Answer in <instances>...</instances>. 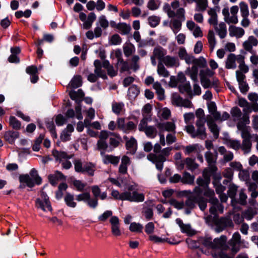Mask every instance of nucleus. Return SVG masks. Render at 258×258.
Listing matches in <instances>:
<instances>
[{
  "mask_svg": "<svg viewBox=\"0 0 258 258\" xmlns=\"http://www.w3.org/2000/svg\"><path fill=\"white\" fill-rule=\"evenodd\" d=\"M209 202L212 205H215L216 206L217 211H218L221 213L223 212V206L219 203L218 200L217 198L209 199Z\"/></svg>",
  "mask_w": 258,
  "mask_h": 258,
  "instance_id": "13d9d810",
  "label": "nucleus"
},
{
  "mask_svg": "<svg viewBox=\"0 0 258 258\" xmlns=\"http://www.w3.org/2000/svg\"><path fill=\"white\" fill-rule=\"evenodd\" d=\"M121 199L131 202H142L145 200V195L143 193H139L137 190L133 192L123 191Z\"/></svg>",
  "mask_w": 258,
  "mask_h": 258,
  "instance_id": "20e7f679",
  "label": "nucleus"
},
{
  "mask_svg": "<svg viewBox=\"0 0 258 258\" xmlns=\"http://www.w3.org/2000/svg\"><path fill=\"white\" fill-rule=\"evenodd\" d=\"M110 223L111 224V232L114 236H118L121 235L119 229V220L118 217L113 216L110 219Z\"/></svg>",
  "mask_w": 258,
  "mask_h": 258,
  "instance_id": "9b49d317",
  "label": "nucleus"
},
{
  "mask_svg": "<svg viewBox=\"0 0 258 258\" xmlns=\"http://www.w3.org/2000/svg\"><path fill=\"white\" fill-rule=\"evenodd\" d=\"M157 127L160 131H168L171 132L175 130V124L173 122L167 121L165 122H158Z\"/></svg>",
  "mask_w": 258,
  "mask_h": 258,
  "instance_id": "412c9836",
  "label": "nucleus"
},
{
  "mask_svg": "<svg viewBox=\"0 0 258 258\" xmlns=\"http://www.w3.org/2000/svg\"><path fill=\"white\" fill-rule=\"evenodd\" d=\"M144 132L147 137L151 139L155 138L157 133L156 128L153 125L147 126Z\"/></svg>",
  "mask_w": 258,
  "mask_h": 258,
  "instance_id": "473e14b6",
  "label": "nucleus"
},
{
  "mask_svg": "<svg viewBox=\"0 0 258 258\" xmlns=\"http://www.w3.org/2000/svg\"><path fill=\"white\" fill-rule=\"evenodd\" d=\"M250 110H244V113L238 122L237 123L238 130L241 132V137L242 139V143L236 140L228 139L226 141V144L228 147L232 149L238 151L241 149L244 154L249 153L251 149L252 143L251 139L252 135L250 133V127L246 126L250 122L249 117L248 113Z\"/></svg>",
  "mask_w": 258,
  "mask_h": 258,
  "instance_id": "f257e3e1",
  "label": "nucleus"
},
{
  "mask_svg": "<svg viewBox=\"0 0 258 258\" xmlns=\"http://www.w3.org/2000/svg\"><path fill=\"white\" fill-rule=\"evenodd\" d=\"M240 14L242 17L241 25L243 27H247L250 24V20L248 19L249 12L248 5L244 2L239 3Z\"/></svg>",
  "mask_w": 258,
  "mask_h": 258,
  "instance_id": "39448f33",
  "label": "nucleus"
},
{
  "mask_svg": "<svg viewBox=\"0 0 258 258\" xmlns=\"http://www.w3.org/2000/svg\"><path fill=\"white\" fill-rule=\"evenodd\" d=\"M9 123L15 130H20L21 128V122L14 116H11L10 117Z\"/></svg>",
  "mask_w": 258,
  "mask_h": 258,
  "instance_id": "8fccbe9b",
  "label": "nucleus"
},
{
  "mask_svg": "<svg viewBox=\"0 0 258 258\" xmlns=\"http://www.w3.org/2000/svg\"><path fill=\"white\" fill-rule=\"evenodd\" d=\"M120 29H117L119 30V33L122 35H125L128 34L131 30V27L130 24H126V25H120Z\"/></svg>",
  "mask_w": 258,
  "mask_h": 258,
  "instance_id": "0e129e2a",
  "label": "nucleus"
},
{
  "mask_svg": "<svg viewBox=\"0 0 258 258\" xmlns=\"http://www.w3.org/2000/svg\"><path fill=\"white\" fill-rule=\"evenodd\" d=\"M124 106L123 103H114L112 104V111L117 115L120 114L122 107Z\"/></svg>",
  "mask_w": 258,
  "mask_h": 258,
  "instance_id": "e2e57ef3",
  "label": "nucleus"
},
{
  "mask_svg": "<svg viewBox=\"0 0 258 258\" xmlns=\"http://www.w3.org/2000/svg\"><path fill=\"white\" fill-rule=\"evenodd\" d=\"M120 64L121 67L119 69V72L122 74L125 72H127L128 74H131V72L130 71L132 69L131 66H130L128 62L126 60H124L123 59H120L118 60L116 65Z\"/></svg>",
  "mask_w": 258,
  "mask_h": 258,
  "instance_id": "a878e982",
  "label": "nucleus"
},
{
  "mask_svg": "<svg viewBox=\"0 0 258 258\" xmlns=\"http://www.w3.org/2000/svg\"><path fill=\"white\" fill-rule=\"evenodd\" d=\"M143 229V226L142 224L135 222H132L129 227L130 230L133 232L142 233Z\"/></svg>",
  "mask_w": 258,
  "mask_h": 258,
  "instance_id": "4c0bfd02",
  "label": "nucleus"
},
{
  "mask_svg": "<svg viewBox=\"0 0 258 258\" xmlns=\"http://www.w3.org/2000/svg\"><path fill=\"white\" fill-rule=\"evenodd\" d=\"M73 184L77 188V190L79 191L84 190V187L86 186L85 183H83L81 180L77 179H75L73 182Z\"/></svg>",
  "mask_w": 258,
  "mask_h": 258,
  "instance_id": "774afa93",
  "label": "nucleus"
},
{
  "mask_svg": "<svg viewBox=\"0 0 258 258\" xmlns=\"http://www.w3.org/2000/svg\"><path fill=\"white\" fill-rule=\"evenodd\" d=\"M117 127L120 130L122 131L123 133L127 134V131H125V119L124 118L119 117L117 118Z\"/></svg>",
  "mask_w": 258,
  "mask_h": 258,
  "instance_id": "69168bd1",
  "label": "nucleus"
},
{
  "mask_svg": "<svg viewBox=\"0 0 258 258\" xmlns=\"http://www.w3.org/2000/svg\"><path fill=\"white\" fill-rule=\"evenodd\" d=\"M137 140L134 137H131L130 139L126 142L125 148L127 150H130L133 148V150L131 151V153L134 155L137 151Z\"/></svg>",
  "mask_w": 258,
  "mask_h": 258,
  "instance_id": "b1692460",
  "label": "nucleus"
},
{
  "mask_svg": "<svg viewBox=\"0 0 258 258\" xmlns=\"http://www.w3.org/2000/svg\"><path fill=\"white\" fill-rule=\"evenodd\" d=\"M74 195L69 192H67L64 198V201L66 204L69 207L75 208L76 207L77 204L74 201Z\"/></svg>",
  "mask_w": 258,
  "mask_h": 258,
  "instance_id": "c756f323",
  "label": "nucleus"
},
{
  "mask_svg": "<svg viewBox=\"0 0 258 258\" xmlns=\"http://www.w3.org/2000/svg\"><path fill=\"white\" fill-rule=\"evenodd\" d=\"M207 37L210 47L211 50H213L216 43L215 34L213 30L209 31Z\"/></svg>",
  "mask_w": 258,
  "mask_h": 258,
  "instance_id": "c03bdc74",
  "label": "nucleus"
},
{
  "mask_svg": "<svg viewBox=\"0 0 258 258\" xmlns=\"http://www.w3.org/2000/svg\"><path fill=\"white\" fill-rule=\"evenodd\" d=\"M161 2L159 0H149L148 4V8L152 11L157 10L160 5Z\"/></svg>",
  "mask_w": 258,
  "mask_h": 258,
  "instance_id": "603ef678",
  "label": "nucleus"
},
{
  "mask_svg": "<svg viewBox=\"0 0 258 258\" xmlns=\"http://www.w3.org/2000/svg\"><path fill=\"white\" fill-rule=\"evenodd\" d=\"M242 55H235L233 53H230L227 57L225 61V67L227 69H234L236 67V61L239 62Z\"/></svg>",
  "mask_w": 258,
  "mask_h": 258,
  "instance_id": "1a4fd4ad",
  "label": "nucleus"
},
{
  "mask_svg": "<svg viewBox=\"0 0 258 258\" xmlns=\"http://www.w3.org/2000/svg\"><path fill=\"white\" fill-rule=\"evenodd\" d=\"M67 122V118L61 114H58L55 117V123L58 126H62Z\"/></svg>",
  "mask_w": 258,
  "mask_h": 258,
  "instance_id": "bf43d9fd",
  "label": "nucleus"
},
{
  "mask_svg": "<svg viewBox=\"0 0 258 258\" xmlns=\"http://www.w3.org/2000/svg\"><path fill=\"white\" fill-rule=\"evenodd\" d=\"M111 45H118L121 43L122 39L118 34H113L108 40Z\"/></svg>",
  "mask_w": 258,
  "mask_h": 258,
  "instance_id": "79ce46f5",
  "label": "nucleus"
},
{
  "mask_svg": "<svg viewBox=\"0 0 258 258\" xmlns=\"http://www.w3.org/2000/svg\"><path fill=\"white\" fill-rule=\"evenodd\" d=\"M164 51L165 50L164 49V48L159 45H158L157 46L155 47L154 49V55L159 59V61L162 62L163 58L165 56H164V55L165 54V52H164Z\"/></svg>",
  "mask_w": 258,
  "mask_h": 258,
  "instance_id": "7c9ffc66",
  "label": "nucleus"
},
{
  "mask_svg": "<svg viewBox=\"0 0 258 258\" xmlns=\"http://www.w3.org/2000/svg\"><path fill=\"white\" fill-rule=\"evenodd\" d=\"M172 27L174 29L173 32L175 34L177 33L181 27V20L175 19L172 22Z\"/></svg>",
  "mask_w": 258,
  "mask_h": 258,
  "instance_id": "4d7b16f0",
  "label": "nucleus"
},
{
  "mask_svg": "<svg viewBox=\"0 0 258 258\" xmlns=\"http://www.w3.org/2000/svg\"><path fill=\"white\" fill-rule=\"evenodd\" d=\"M52 154L55 158V160L59 161V162L61 161L62 159L69 160L71 158V157L68 155L66 152L58 151L56 149H53L52 151Z\"/></svg>",
  "mask_w": 258,
  "mask_h": 258,
  "instance_id": "5701e85b",
  "label": "nucleus"
},
{
  "mask_svg": "<svg viewBox=\"0 0 258 258\" xmlns=\"http://www.w3.org/2000/svg\"><path fill=\"white\" fill-rule=\"evenodd\" d=\"M208 107L209 111L212 114L213 118L216 117L218 118L219 112L217 111V107L215 103L213 102H211L208 104Z\"/></svg>",
  "mask_w": 258,
  "mask_h": 258,
  "instance_id": "3c124183",
  "label": "nucleus"
},
{
  "mask_svg": "<svg viewBox=\"0 0 258 258\" xmlns=\"http://www.w3.org/2000/svg\"><path fill=\"white\" fill-rule=\"evenodd\" d=\"M128 44L130 46L124 45L123 47L124 55L127 57H129L135 51V47L133 44L129 42Z\"/></svg>",
  "mask_w": 258,
  "mask_h": 258,
  "instance_id": "de8ad7c7",
  "label": "nucleus"
},
{
  "mask_svg": "<svg viewBox=\"0 0 258 258\" xmlns=\"http://www.w3.org/2000/svg\"><path fill=\"white\" fill-rule=\"evenodd\" d=\"M229 32L230 36L236 37L237 38L242 37L245 34L244 30L243 28L233 25L230 26Z\"/></svg>",
  "mask_w": 258,
  "mask_h": 258,
  "instance_id": "4468645a",
  "label": "nucleus"
},
{
  "mask_svg": "<svg viewBox=\"0 0 258 258\" xmlns=\"http://www.w3.org/2000/svg\"><path fill=\"white\" fill-rule=\"evenodd\" d=\"M178 88L180 93L183 94L187 93L190 99L192 98L194 96V90H191V86L189 81L179 84Z\"/></svg>",
  "mask_w": 258,
  "mask_h": 258,
  "instance_id": "ddd939ff",
  "label": "nucleus"
},
{
  "mask_svg": "<svg viewBox=\"0 0 258 258\" xmlns=\"http://www.w3.org/2000/svg\"><path fill=\"white\" fill-rule=\"evenodd\" d=\"M172 103L177 106H180L183 98L176 92L172 93L171 96Z\"/></svg>",
  "mask_w": 258,
  "mask_h": 258,
  "instance_id": "a18cd8bd",
  "label": "nucleus"
},
{
  "mask_svg": "<svg viewBox=\"0 0 258 258\" xmlns=\"http://www.w3.org/2000/svg\"><path fill=\"white\" fill-rule=\"evenodd\" d=\"M205 123H196L197 130L195 131V137L204 140L207 138Z\"/></svg>",
  "mask_w": 258,
  "mask_h": 258,
  "instance_id": "dca6fc26",
  "label": "nucleus"
},
{
  "mask_svg": "<svg viewBox=\"0 0 258 258\" xmlns=\"http://www.w3.org/2000/svg\"><path fill=\"white\" fill-rule=\"evenodd\" d=\"M237 188L238 187L234 184H230L229 185L227 194L228 196L232 200L235 197Z\"/></svg>",
  "mask_w": 258,
  "mask_h": 258,
  "instance_id": "5fc2aeb1",
  "label": "nucleus"
},
{
  "mask_svg": "<svg viewBox=\"0 0 258 258\" xmlns=\"http://www.w3.org/2000/svg\"><path fill=\"white\" fill-rule=\"evenodd\" d=\"M257 45V39L254 36H249L247 39L243 42L242 46L245 51L252 53L253 52V47H256Z\"/></svg>",
  "mask_w": 258,
  "mask_h": 258,
  "instance_id": "6e6552de",
  "label": "nucleus"
},
{
  "mask_svg": "<svg viewBox=\"0 0 258 258\" xmlns=\"http://www.w3.org/2000/svg\"><path fill=\"white\" fill-rule=\"evenodd\" d=\"M248 191L250 192V198L248 200V203L251 206H254L256 203L255 198L258 197V185L253 182H247L246 183Z\"/></svg>",
  "mask_w": 258,
  "mask_h": 258,
  "instance_id": "0eeeda50",
  "label": "nucleus"
},
{
  "mask_svg": "<svg viewBox=\"0 0 258 258\" xmlns=\"http://www.w3.org/2000/svg\"><path fill=\"white\" fill-rule=\"evenodd\" d=\"M217 157V152H215V155L211 152H207L205 154V158L208 164L215 163Z\"/></svg>",
  "mask_w": 258,
  "mask_h": 258,
  "instance_id": "49530a36",
  "label": "nucleus"
},
{
  "mask_svg": "<svg viewBox=\"0 0 258 258\" xmlns=\"http://www.w3.org/2000/svg\"><path fill=\"white\" fill-rule=\"evenodd\" d=\"M94 165L91 162L87 163L83 166V173L85 172L90 176H93L94 174V170L93 169Z\"/></svg>",
  "mask_w": 258,
  "mask_h": 258,
  "instance_id": "864d4df0",
  "label": "nucleus"
},
{
  "mask_svg": "<svg viewBox=\"0 0 258 258\" xmlns=\"http://www.w3.org/2000/svg\"><path fill=\"white\" fill-rule=\"evenodd\" d=\"M149 240L152 241H154L156 243H164L167 242L171 244H177L179 243L178 242H173L169 240L168 238H161L155 235H151L149 236Z\"/></svg>",
  "mask_w": 258,
  "mask_h": 258,
  "instance_id": "393cba45",
  "label": "nucleus"
},
{
  "mask_svg": "<svg viewBox=\"0 0 258 258\" xmlns=\"http://www.w3.org/2000/svg\"><path fill=\"white\" fill-rule=\"evenodd\" d=\"M222 14L224 16V20L228 24H236L238 23V20L237 17L230 16L229 9L227 8L222 10Z\"/></svg>",
  "mask_w": 258,
  "mask_h": 258,
  "instance_id": "f3484780",
  "label": "nucleus"
},
{
  "mask_svg": "<svg viewBox=\"0 0 258 258\" xmlns=\"http://www.w3.org/2000/svg\"><path fill=\"white\" fill-rule=\"evenodd\" d=\"M227 237L225 236H221L219 238L214 239V249L222 248L226 249L227 246L226 244Z\"/></svg>",
  "mask_w": 258,
  "mask_h": 258,
  "instance_id": "4be33fe9",
  "label": "nucleus"
},
{
  "mask_svg": "<svg viewBox=\"0 0 258 258\" xmlns=\"http://www.w3.org/2000/svg\"><path fill=\"white\" fill-rule=\"evenodd\" d=\"M181 182L184 184H194V175H191L189 173L185 171L181 177Z\"/></svg>",
  "mask_w": 258,
  "mask_h": 258,
  "instance_id": "e433bc0d",
  "label": "nucleus"
},
{
  "mask_svg": "<svg viewBox=\"0 0 258 258\" xmlns=\"http://www.w3.org/2000/svg\"><path fill=\"white\" fill-rule=\"evenodd\" d=\"M40 196L42 200L40 198H37L35 200L36 207L38 209H41L43 212H46L44 203L49 201V198L45 191L41 190L40 191Z\"/></svg>",
  "mask_w": 258,
  "mask_h": 258,
  "instance_id": "9d476101",
  "label": "nucleus"
},
{
  "mask_svg": "<svg viewBox=\"0 0 258 258\" xmlns=\"http://www.w3.org/2000/svg\"><path fill=\"white\" fill-rule=\"evenodd\" d=\"M121 142H122V141H120L114 138L110 137L108 143L109 148L107 150V152H111L113 151L115 148L119 146Z\"/></svg>",
  "mask_w": 258,
  "mask_h": 258,
  "instance_id": "2f4dec72",
  "label": "nucleus"
},
{
  "mask_svg": "<svg viewBox=\"0 0 258 258\" xmlns=\"http://www.w3.org/2000/svg\"><path fill=\"white\" fill-rule=\"evenodd\" d=\"M184 119L185 123L187 124L185 126V130L190 135L192 138H194V125L188 124V122L194 118V112L185 113L184 114Z\"/></svg>",
  "mask_w": 258,
  "mask_h": 258,
  "instance_id": "f8f14e48",
  "label": "nucleus"
},
{
  "mask_svg": "<svg viewBox=\"0 0 258 258\" xmlns=\"http://www.w3.org/2000/svg\"><path fill=\"white\" fill-rule=\"evenodd\" d=\"M157 73L160 76L167 77L169 75V71L165 68L161 61H159L157 67Z\"/></svg>",
  "mask_w": 258,
  "mask_h": 258,
  "instance_id": "72a5a7b5",
  "label": "nucleus"
},
{
  "mask_svg": "<svg viewBox=\"0 0 258 258\" xmlns=\"http://www.w3.org/2000/svg\"><path fill=\"white\" fill-rule=\"evenodd\" d=\"M148 24L152 28L156 27L160 22V18L156 16H151L148 18Z\"/></svg>",
  "mask_w": 258,
  "mask_h": 258,
  "instance_id": "09e8293b",
  "label": "nucleus"
},
{
  "mask_svg": "<svg viewBox=\"0 0 258 258\" xmlns=\"http://www.w3.org/2000/svg\"><path fill=\"white\" fill-rule=\"evenodd\" d=\"M230 112L234 121L239 120L238 122L241 120L242 118V117L240 118L242 115L241 111L237 107L232 108Z\"/></svg>",
  "mask_w": 258,
  "mask_h": 258,
  "instance_id": "ea45409f",
  "label": "nucleus"
},
{
  "mask_svg": "<svg viewBox=\"0 0 258 258\" xmlns=\"http://www.w3.org/2000/svg\"><path fill=\"white\" fill-rule=\"evenodd\" d=\"M197 4V11L204 12L208 7L207 0H195Z\"/></svg>",
  "mask_w": 258,
  "mask_h": 258,
  "instance_id": "a19ab883",
  "label": "nucleus"
},
{
  "mask_svg": "<svg viewBox=\"0 0 258 258\" xmlns=\"http://www.w3.org/2000/svg\"><path fill=\"white\" fill-rule=\"evenodd\" d=\"M19 137V133L17 131H8L5 132V139L10 144L13 145L16 140Z\"/></svg>",
  "mask_w": 258,
  "mask_h": 258,
  "instance_id": "2eb2a0df",
  "label": "nucleus"
},
{
  "mask_svg": "<svg viewBox=\"0 0 258 258\" xmlns=\"http://www.w3.org/2000/svg\"><path fill=\"white\" fill-rule=\"evenodd\" d=\"M214 26V29L219 37L221 39L224 38L227 35V28L225 23L221 22L219 25L216 24Z\"/></svg>",
  "mask_w": 258,
  "mask_h": 258,
  "instance_id": "a211bd4d",
  "label": "nucleus"
},
{
  "mask_svg": "<svg viewBox=\"0 0 258 258\" xmlns=\"http://www.w3.org/2000/svg\"><path fill=\"white\" fill-rule=\"evenodd\" d=\"M177 61H178L177 57L175 56H171L170 55H166L163 58L162 62H163L168 68H171L175 65Z\"/></svg>",
  "mask_w": 258,
  "mask_h": 258,
  "instance_id": "cd10ccee",
  "label": "nucleus"
},
{
  "mask_svg": "<svg viewBox=\"0 0 258 258\" xmlns=\"http://www.w3.org/2000/svg\"><path fill=\"white\" fill-rule=\"evenodd\" d=\"M218 151L221 155H223V161L224 163L230 162L233 159V153L227 151L224 147H220L218 148Z\"/></svg>",
  "mask_w": 258,
  "mask_h": 258,
  "instance_id": "aec40b11",
  "label": "nucleus"
},
{
  "mask_svg": "<svg viewBox=\"0 0 258 258\" xmlns=\"http://www.w3.org/2000/svg\"><path fill=\"white\" fill-rule=\"evenodd\" d=\"M150 155L147 156V159L151 162L152 163L155 164L156 169L161 171L163 169L164 166V162L166 161V158L162 155H159L158 156L159 160L157 159H150Z\"/></svg>",
  "mask_w": 258,
  "mask_h": 258,
  "instance_id": "6ab92c4d",
  "label": "nucleus"
},
{
  "mask_svg": "<svg viewBox=\"0 0 258 258\" xmlns=\"http://www.w3.org/2000/svg\"><path fill=\"white\" fill-rule=\"evenodd\" d=\"M71 134L66 129H64L60 134V139L62 142H66L71 140Z\"/></svg>",
  "mask_w": 258,
  "mask_h": 258,
  "instance_id": "338daca9",
  "label": "nucleus"
},
{
  "mask_svg": "<svg viewBox=\"0 0 258 258\" xmlns=\"http://www.w3.org/2000/svg\"><path fill=\"white\" fill-rule=\"evenodd\" d=\"M140 93L139 88L137 85L133 84L128 89L127 95L130 98H135Z\"/></svg>",
  "mask_w": 258,
  "mask_h": 258,
  "instance_id": "c85d7f7f",
  "label": "nucleus"
},
{
  "mask_svg": "<svg viewBox=\"0 0 258 258\" xmlns=\"http://www.w3.org/2000/svg\"><path fill=\"white\" fill-rule=\"evenodd\" d=\"M218 223L219 225L223 227V228L225 227H231L233 228L234 226V224L233 223L232 221L227 218H221L219 219Z\"/></svg>",
  "mask_w": 258,
  "mask_h": 258,
  "instance_id": "f704fd0d",
  "label": "nucleus"
},
{
  "mask_svg": "<svg viewBox=\"0 0 258 258\" xmlns=\"http://www.w3.org/2000/svg\"><path fill=\"white\" fill-rule=\"evenodd\" d=\"M176 223L180 228L181 233L186 234L188 236L185 240L186 243L188 248L194 250V240L190 237L194 236V229L190 224H184L182 220L178 218L175 220Z\"/></svg>",
  "mask_w": 258,
  "mask_h": 258,
  "instance_id": "7ed1b4c3",
  "label": "nucleus"
},
{
  "mask_svg": "<svg viewBox=\"0 0 258 258\" xmlns=\"http://www.w3.org/2000/svg\"><path fill=\"white\" fill-rule=\"evenodd\" d=\"M239 70H237V71H241L244 73H246L248 72L249 70V68L247 66H246L244 62V56L243 55H242L241 58L240 59L239 62Z\"/></svg>",
  "mask_w": 258,
  "mask_h": 258,
  "instance_id": "6e6d98bb",
  "label": "nucleus"
},
{
  "mask_svg": "<svg viewBox=\"0 0 258 258\" xmlns=\"http://www.w3.org/2000/svg\"><path fill=\"white\" fill-rule=\"evenodd\" d=\"M109 148L108 144L106 141L99 140L97 143V149L98 150H107Z\"/></svg>",
  "mask_w": 258,
  "mask_h": 258,
  "instance_id": "052dcab7",
  "label": "nucleus"
},
{
  "mask_svg": "<svg viewBox=\"0 0 258 258\" xmlns=\"http://www.w3.org/2000/svg\"><path fill=\"white\" fill-rule=\"evenodd\" d=\"M112 211L111 210H106L103 214L100 215L98 219L100 221L104 222L107 220V219L112 216Z\"/></svg>",
  "mask_w": 258,
  "mask_h": 258,
  "instance_id": "680f3d73",
  "label": "nucleus"
},
{
  "mask_svg": "<svg viewBox=\"0 0 258 258\" xmlns=\"http://www.w3.org/2000/svg\"><path fill=\"white\" fill-rule=\"evenodd\" d=\"M247 196L245 193L244 189H241L239 192V198L237 200V203L242 206H246L247 205Z\"/></svg>",
  "mask_w": 258,
  "mask_h": 258,
  "instance_id": "58836bf2",
  "label": "nucleus"
},
{
  "mask_svg": "<svg viewBox=\"0 0 258 258\" xmlns=\"http://www.w3.org/2000/svg\"><path fill=\"white\" fill-rule=\"evenodd\" d=\"M19 181L21 183H27V186L32 188L35 184L38 185L41 184L42 179L39 175L37 170L35 168H32L29 174H21L19 176Z\"/></svg>",
  "mask_w": 258,
  "mask_h": 258,
  "instance_id": "f03ea898",
  "label": "nucleus"
},
{
  "mask_svg": "<svg viewBox=\"0 0 258 258\" xmlns=\"http://www.w3.org/2000/svg\"><path fill=\"white\" fill-rule=\"evenodd\" d=\"M196 115L197 118L196 123H205L206 119L204 110L199 108L196 112Z\"/></svg>",
  "mask_w": 258,
  "mask_h": 258,
  "instance_id": "c9c22d12",
  "label": "nucleus"
},
{
  "mask_svg": "<svg viewBox=\"0 0 258 258\" xmlns=\"http://www.w3.org/2000/svg\"><path fill=\"white\" fill-rule=\"evenodd\" d=\"M208 13L210 16V18L209 19V23L213 25L217 24V15L215 10L210 9Z\"/></svg>",
  "mask_w": 258,
  "mask_h": 258,
  "instance_id": "37998d69",
  "label": "nucleus"
},
{
  "mask_svg": "<svg viewBox=\"0 0 258 258\" xmlns=\"http://www.w3.org/2000/svg\"><path fill=\"white\" fill-rule=\"evenodd\" d=\"M70 84L71 87L74 89L82 86L83 85V81L81 76L79 75H75L70 81Z\"/></svg>",
  "mask_w": 258,
  "mask_h": 258,
  "instance_id": "bb28decb",
  "label": "nucleus"
},
{
  "mask_svg": "<svg viewBox=\"0 0 258 258\" xmlns=\"http://www.w3.org/2000/svg\"><path fill=\"white\" fill-rule=\"evenodd\" d=\"M242 243L241 236L238 232H235L233 234L232 238L228 241V244L231 247V251L234 254L239 250Z\"/></svg>",
  "mask_w": 258,
  "mask_h": 258,
  "instance_id": "423d86ee",
  "label": "nucleus"
}]
</instances>
